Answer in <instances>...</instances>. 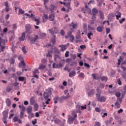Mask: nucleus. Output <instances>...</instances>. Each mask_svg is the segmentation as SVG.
Returning <instances> with one entry per match:
<instances>
[{"mask_svg":"<svg viewBox=\"0 0 126 126\" xmlns=\"http://www.w3.org/2000/svg\"><path fill=\"white\" fill-rule=\"evenodd\" d=\"M33 77H35V78H39V77L38 76V74H39V70H38V69H35L33 72Z\"/></svg>","mask_w":126,"mask_h":126,"instance_id":"9b49d317","label":"nucleus"},{"mask_svg":"<svg viewBox=\"0 0 126 126\" xmlns=\"http://www.w3.org/2000/svg\"><path fill=\"white\" fill-rule=\"evenodd\" d=\"M12 90V86H7V88L6 89V91L9 93Z\"/></svg>","mask_w":126,"mask_h":126,"instance_id":"4be33fe9","label":"nucleus"},{"mask_svg":"<svg viewBox=\"0 0 126 126\" xmlns=\"http://www.w3.org/2000/svg\"><path fill=\"white\" fill-rule=\"evenodd\" d=\"M27 114H30L31 113H32V107L31 106H29L27 108Z\"/></svg>","mask_w":126,"mask_h":126,"instance_id":"6ab92c4d","label":"nucleus"},{"mask_svg":"<svg viewBox=\"0 0 126 126\" xmlns=\"http://www.w3.org/2000/svg\"><path fill=\"white\" fill-rule=\"evenodd\" d=\"M121 93L117 92L115 94V95L116 96V97H117V98H119V97H121Z\"/></svg>","mask_w":126,"mask_h":126,"instance_id":"a19ab883","label":"nucleus"},{"mask_svg":"<svg viewBox=\"0 0 126 126\" xmlns=\"http://www.w3.org/2000/svg\"><path fill=\"white\" fill-rule=\"evenodd\" d=\"M73 32V29L71 28L70 29V31H69L67 33L68 35H65V37L66 39H67V38H69V40L71 42H73V41H74V36L73 35H71Z\"/></svg>","mask_w":126,"mask_h":126,"instance_id":"7ed1b4c3","label":"nucleus"},{"mask_svg":"<svg viewBox=\"0 0 126 126\" xmlns=\"http://www.w3.org/2000/svg\"><path fill=\"white\" fill-rule=\"evenodd\" d=\"M22 51L24 54H26V53H27V52L26 51V49H25V47H22Z\"/></svg>","mask_w":126,"mask_h":126,"instance_id":"13d9d810","label":"nucleus"},{"mask_svg":"<svg viewBox=\"0 0 126 126\" xmlns=\"http://www.w3.org/2000/svg\"><path fill=\"white\" fill-rule=\"evenodd\" d=\"M126 21L125 18H123L122 20H119V23L120 24H123V22H125Z\"/></svg>","mask_w":126,"mask_h":126,"instance_id":"a18cd8bd","label":"nucleus"},{"mask_svg":"<svg viewBox=\"0 0 126 126\" xmlns=\"http://www.w3.org/2000/svg\"><path fill=\"white\" fill-rule=\"evenodd\" d=\"M60 34L61 35H62V36H64V34H65V33L64 32V31H63V30H61V32H60Z\"/></svg>","mask_w":126,"mask_h":126,"instance_id":"de8ad7c7","label":"nucleus"},{"mask_svg":"<svg viewBox=\"0 0 126 126\" xmlns=\"http://www.w3.org/2000/svg\"><path fill=\"white\" fill-rule=\"evenodd\" d=\"M49 9L50 11H53V10L55 9V6L54 5H51Z\"/></svg>","mask_w":126,"mask_h":126,"instance_id":"c9c22d12","label":"nucleus"},{"mask_svg":"<svg viewBox=\"0 0 126 126\" xmlns=\"http://www.w3.org/2000/svg\"><path fill=\"white\" fill-rule=\"evenodd\" d=\"M99 88L104 89V88H105V84H103V83H101L99 85Z\"/></svg>","mask_w":126,"mask_h":126,"instance_id":"4c0bfd02","label":"nucleus"},{"mask_svg":"<svg viewBox=\"0 0 126 126\" xmlns=\"http://www.w3.org/2000/svg\"><path fill=\"white\" fill-rule=\"evenodd\" d=\"M51 42L53 44V45L56 44V36H54L53 38H51Z\"/></svg>","mask_w":126,"mask_h":126,"instance_id":"c85d7f7f","label":"nucleus"},{"mask_svg":"<svg viewBox=\"0 0 126 126\" xmlns=\"http://www.w3.org/2000/svg\"><path fill=\"white\" fill-rule=\"evenodd\" d=\"M6 105L8 106V107H10V105H11V100H10V99L9 98H7L6 99Z\"/></svg>","mask_w":126,"mask_h":126,"instance_id":"4468645a","label":"nucleus"},{"mask_svg":"<svg viewBox=\"0 0 126 126\" xmlns=\"http://www.w3.org/2000/svg\"><path fill=\"white\" fill-rule=\"evenodd\" d=\"M48 31L50 34H51V35H54L55 33H57V32H58V29H57L56 27H54L51 29H49Z\"/></svg>","mask_w":126,"mask_h":126,"instance_id":"6e6552de","label":"nucleus"},{"mask_svg":"<svg viewBox=\"0 0 126 126\" xmlns=\"http://www.w3.org/2000/svg\"><path fill=\"white\" fill-rule=\"evenodd\" d=\"M59 47L61 48V51H62V52H64V51L66 50V45H59Z\"/></svg>","mask_w":126,"mask_h":126,"instance_id":"dca6fc26","label":"nucleus"},{"mask_svg":"<svg viewBox=\"0 0 126 126\" xmlns=\"http://www.w3.org/2000/svg\"><path fill=\"white\" fill-rule=\"evenodd\" d=\"M99 13L100 15V19H104V18H105V17L104 16V14L103 13V12H102V11H99Z\"/></svg>","mask_w":126,"mask_h":126,"instance_id":"cd10ccee","label":"nucleus"},{"mask_svg":"<svg viewBox=\"0 0 126 126\" xmlns=\"http://www.w3.org/2000/svg\"><path fill=\"white\" fill-rule=\"evenodd\" d=\"M49 20L50 21H54V20H55V15L54 14H50L49 17Z\"/></svg>","mask_w":126,"mask_h":126,"instance_id":"a211bd4d","label":"nucleus"},{"mask_svg":"<svg viewBox=\"0 0 126 126\" xmlns=\"http://www.w3.org/2000/svg\"><path fill=\"white\" fill-rule=\"evenodd\" d=\"M95 111L97 112V113H100L101 112V109L99 107H96L95 108Z\"/></svg>","mask_w":126,"mask_h":126,"instance_id":"37998d69","label":"nucleus"},{"mask_svg":"<svg viewBox=\"0 0 126 126\" xmlns=\"http://www.w3.org/2000/svg\"><path fill=\"white\" fill-rule=\"evenodd\" d=\"M68 85H72V82L71 81V79L68 80Z\"/></svg>","mask_w":126,"mask_h":126,"instance_id":"774afa93","label":"nucleus"},{"mask_svg":"<svg viewBox=\"0 0 126 126\" xmlns=\"http://www.w3.org/2000/svg\"><path fill=\"white\" fill-rule=\"evenodd\" d=\"M57 59H60L61 57H60V56H59L58 55H55L54 56V60H55V62L57 61Z\"/></svg>","mask_w":126,"mask_h":126,"instance_id":"ea45409f","label":"nucleus"},{"mask_svg":"<svg viewBox=\"0 0 126 126\" xmlns=\"http://www.w3.org/2000/svg\"><path fill=\"white\" fill-rule=\"evenodd\" d=\"M116 13H117V14H118V15H116V19H117V20H119V18H121L122 14L119 11H117L116 12Z\"/></svg>","mask_w":126,"mask_h":126,"instance_id":"aec40b11","label":"nucleus"},{"mask_svg":"<svg viewBox=\"0 0 126 126\" xmlns=\"http://www.w3.org/2000/svg\"><path fill=\"white\" fill-rule=\"evenodd\" d=\"M94 126H101V123H100V122H96Z\"/></svg>","mask_w":126,"mask_h":126,"instance_id":"338daca9","label":"nucleus"},{"mask_svg":"<svg viewBox=\"0 0 126 126\" xmlns=\"http://www.w3.org/2000/svg\"><path fill=\"white\" fill-rule=\"evenodd\" d=\"M115 106L117 107V109H120V108H121V104H120L118 101L115 102Z\"/></svg>","mask_w":126,"mask_h":126,"instance_id":"393cba45","label":"nucleus"},{"mask_svg":"<svg viewBox=\"0 0 126 126\" xmlns=\"http://www.w3.org/2000/svg\"><path fill=\"white\" fill-rule=\"evenodd\" d=\"M70 97V95H69V93H67V95L64 96H63L61 97H60L59 99L60 103H62L63 101H64V100H66L68 98H69Z\"/></svg>","mask_w":126,"mask_h":126,"instance_id":"9d476101","label":"nucleus"},{"mask_svg":"<svg viewBox=\"0 0 126 126\" xmlns=\"http://www.w3.org/2000/svg\"><path fill=\"white\" fill-rule=\"evenodd\" d=\"M97 100L98 102H106V97L104 96H101V95L97 96Z\"/></svg>","mask_w":126,"mask_h":126,"instance_id":"0eeeda50","label":"nucleus"},{"mask_svg":"<svg viewBox=\"0 0 126 126\" xmlns=\"http://www.w3.org/2000/svg\"><path fill=\"white\" fill-rule=\"evenodd\" d=\"M15 62V60H14L13 58H12L11 59H10V63L11 64H14Z\"/></svg>","mask_w":126,"mask_h":126,"instance_id":"79ce46f5","label":"nucleus"},{"mask_svg":"<svg viewBox=\"0 0 126 126\" xmlns=\"http://www.w3.org/2000/svg\"><path fill=\"white\" fill-rule=\"evenodd\" d=\"M18 121V118L17 116H15L13 118V122L14 123H16Z\"/></svg>","mask_w":126,"mask_h":126,"instance_id":"c03bdc74","label":"nucleus"},{"mask_svg":"<svg viewBox=\"0 0 126 126\" xmlns=\"http://www.w3.org/2000/svg\"><path fill=\"white\" fill-rule=\"evenodd\" d=\"M39 109V105H38V104H34V110L36 112L38 111V109Z\"/></svg>","mask_w":126,"mask_h":126,"instance_id":"bb28decb","label":"nucleus"},{"mask_svg":"<svg viewBox=\"0 0 126 126\" xmlns=\"http://www.w3.org/2000/svg\"><path fill=\"white\" fill-rule=\"evenodd\" d=\"M70 3L71 2H68L66 3L65 6L68 8V9H71V8H70Z\"/></svg>","mask_w":126,"mask_h":126,"instance_id":"2f4dec72","label":"nucleus"},{"mask_svg":"<svg viewBox=\"0 0 126 126\" xmlns=\"http://www.w3.org/2000/svg\"><path fill=\"white\" fill-rule=\"evenodd\" d=\"M17 80L15 79V83L14 84V86L15 87H17V86H18V85L19 84L18 83H17Z\"/></svg>","mask_w":126,"mask_h":126,"instance_id":"5fc2aeb1","label":"nucleus"},{"mask_svg":"<svg viewBox=\"0 0 126 126\" xmlns=\"http://www.w3.org/2000/svg\"><path fill=\"white\" fill-rule=\"evenodd\" d=\"M103 30H104V27L103 26H98L96 28V31L97 32H99V33H101V32H103Z\"/></svg>","mask_w":126,"mask_h":126,"instance_id":"f8f14e48","label":"nucleus"},{"mask_svg":"<svg viewBox=\"0 0 126 126\" xmlns=\"http://www.w3.org/2000/svg\"><path fill=\"white\" fill-rule=\"evenodd\" d=\"M32 20H34V21L36 22V25H39V24H40V21L38 19H36L35 17L32 18Z\"/></svg>","mask_w":126,"mask_h":126,"instance_id":"5701e85b","label":"nucleus"},{"mask_svg":"<svg viewBox=\"0 0 126 126\" xmlns=\"http://www.w3.org/2000/svg\"><path fill=\"white\" fill-rule=\"evenodd\" d=\"M112 123V120L110 119L109 121H105L106 126H108V124H111Z\"/></svg>","mask_w":126,"mask_h":126,"instance_id":"8fccbe9b","label":"nucleus"},{"mask_svg":"<svg viewBox=\"0 0 126 126\" xmlns=\"http://www.w3.org/2000/svg\"><path fill=\"white\" fill-rule=\"evenodd\" d=\"M5 11H6V12H8V11H9V10H10V8H9V6L8 7H5Z\"/></svg>","mask_w":126,"mask_h":126,"instance_id":"3c124183","label":"nucleus"},{"mask_svg":"<svg viewBox=\"0 0 126 126\" xmlns=\"http://www.w3.org/2000/svg\"><path fill=\"white\" fill-rule=\"evenodd\" d=\"M91 36H93V33L92 32H89L88 33V38L91 40Z\"/></svg>","mask_w":126,"mask_h":126,"instance_id":"e433bc0d","label":"nucleus"},{"mask_svg":"<svg viewBox=\"0 0 126 126\" xmlns=\"http://www.w3.org/2000/svg\"><path fill=\"white\" fill-rule=\"evenodd\" d=\"M106 34H109V33H110V28H108L106 29Z\"/></svg>","mask_w":126,"mask_h":126,"instance_id":"0e129e2a","label":"nucleus"},{"mask_svg":"<svg viewBox=\"0 0 126 126\" xmlns=\"http://www.w3.org/2000/svg\"><path fill=\"white\" fill-rule=\"evenodd\" d=\"M51 54H53V50H51V51H48V54H47V57L48 58H52L53 55H51Z\"/></svg>","mask_w":126,"mask_h":126,"instance_id":"c756f323","label":"nucleus"},{"mask_svg":"<svg viewBox=\"0 0 126 126\" xmlns=\"http://www.w3.org/2000/svg\"><path fill=\"white\" fill-rule=\"evenodd\" d=\"M25 12L24 11V10H23L22 9L20 8H19V13H18L19 15L24 14Z\"/></svg>","mask_w":126,"mask_h":126,"instance_id":"a878e982","label":"nucleus"},{"mask_svg":"<svg viewBox=\"0 0 126 126\" xmlns=\"http://www.w3.org/2000/svg\"><path fill=\"white\" fill-rule=\"evenodd\" d=\"M32 125H35L37 124V119H34V121H32Z\"/></svg>","mask_w":126,"mask_h":126,"instance_id":"864d4df0","label":"nucleus"},{"mask_svg":"<svg viewBox=\"0 0 126 126\" xmlns=\"http://www.w3.org/2000/svg\"><path fill=\"white\" fill-rule=\"evenodd\" d=\"M118 65H120V64H121V61H122V56L120 57V59H118Z\"/></svg>","mask_w":126,"mask_h":126,"instance_id":"603ef678","label":"nucleus"},{"mask_svg":"<svg viewBox=\"0 0 126 126\" xmlns=\"http://www.w3.org/2000/svg\"><path fill=\"white\" fill-rule=\"evenodd\" d=\"M26 66V64L24 61H21V63L19 64V67H25Z\"/></svg>","mask_w":126,"mask_h":126,"instance_id":"ddd939ff","label":"nucleus"},{"mask_svg":"<svg viewBox=\"0 0 126 126\" xmlns=\"http://www.w3.org/2000/svg\"><path fill=\"white\" fill-rule=\"evenodd\" d=\"M96 92L97 93L96 94V96H99V95H101V91L99 87L96 88Z\"/></svg>","mask_w":126,"mask_h":126,"instance_id":"412c9836","label":"nucleus"},{"mask_svg":"<svg viewBox=\"0 0 126 126\" xmlns=\"http://www.w3.org/2000/svg\"><path fill=\"white\" fill-rule=\"evenodd\" d=\"M79 76H80V77H82V78H83L84 77V73H80L79 75Z\"/></svg>","mask_w":126,"mask_h":126,"instance_id":"bf43d9fd","label":"nucleus"},{"mask_svg":"<svg viewBox=\"0 0 126 126\" xmlns=\"http://www.w3.org/2000/svg\"><path fill=\"white\" fill-rule=\"evenodd\" d=\"M92 13H93V17L92 19H94V20H96V15L97 13H98V9H96L95 8H94L92 10Z\"/></svg>","mask_w":126,"mask_h":126,"instance_id":"423d86ee","label":"nucleus"},{"mask_svg":"<svg viewBox=\"0 0 126 126\" xmlns=\"http://www.w3.org/2000/svg\"><path fill=\"white\" fill-rule=\"evenodd\" d=\"M60 119H56L55 120H54V123L55 124H60Z\"/></svg>","mask_w":126,"mask_h":126,"instance_id":"49530a36","label":"nucleus"},{"mask_svg":"<svg viewBox=\"0 0 126 126\" xmlns=\"http://www.w3.org/2000/svg\"><path fill=\"white\" fill-rule=\"evenodd\" d=\"M86 104H85L84 106L80 105V103L78 102L77 104L76 105V113H78L79 114H81V110L83 111V110H86Z\"/></svg>","mask_w":126,"mask_h":126,"instance_id":"f03ea898","label":"nucleus"},{"mask_svg":"<svg viewBox=\"0 0 126 126\" xmlns=\"http://www.w3.org/2000/svg\"><path fill=\"white\" fill-rule=\"evenodd\" d=\"M62 66H63V64L61 63L57 65V67H58V68H60Z\"/></svg>","mask_w":126,"mask_h":126,"instance_id":"052dcab7","label":"nucleus"},{"mask_svg":"<svg viewBox=\"0 0 126 126\" xmlns=\"http://www.w3.org/2000/svg\"><path fill=\"white\" fill-rule=\"evenodd\" d=\"M124 112V110L123 109L121 108L120 110L118 111V114H121V113H123Z\"/></svg>","mask_w":126,"mask_h":126,"instance_id":"69168bd1","label":"nucleus"},{"mask_svg":"<svg viewBox=\"0 0 126 126\" xmlns=\"http://www.w3.org/2000/svg\"><path fill=\"white\" fill-rule=\"evenodd\" d=\"M117 101L118 102H120V104H122V102H123V99H122L121 97H119L118 98Z\"/></svg>","mask_w":126,"mask_h":126,"instance_id":"680f3d73","label":"nucleus"},{"mask_svg":"<svg viewBox=\"0 0 126 126\" xmlns=\"http://www.w3.org/2000/svg\"><path fill=\"white\" fill-rule=\"evenodd\" d=\"M65 57L66 58H68L69 57V52L66 51L65 53Z\"/></svg>","mask_w":126,"mask_h":126,"instance_id":"09e8293b","label":"nucleus"},{"mask_svg":"<svg viewBox=\"0 0 126 126\" xmlns=\"http://www.w3.org/2000/svg\"><path fill=\"white\" fill-rule=\"evenodd\" d=\"M29 39L32 45V44H34L37 40H39V36L37 35H34V37L30 38Z\"/></svg>","mask_w":126,"mask_h":126,"instance_id":"39448f33","label":"nucleus"},{"mask_svg":"<svg viewBox=\"0 0 126 126\" xmlns=\"http://www.w3.org/2000/svg\"><path fill=\"white\" fill-rule=\"evenodd\" d=\"M18 60L19 61H20L21 62L22 61H24V60H23V57H22L21 56H20L19 57H18Z\"/></svg>","mask_w":126,"mask_h":126,"instance_id":"6e6d98bb","label":"nucleus"},{"mask_svg":"<svg viewBox=\"0 0 126 126\" xmlns=\"http://www.w3.org/2000/svg\"><path fill=\"white\" fill-rule=\"evenodd\" d=\"M94 93H95L94 90H92L90 91L88 93L89 97H91V96H92V95H94Z\"/></svg>","mask_w":126,"mask_h":126,"instance_id":"2eb2a0df","label":"nucleus"},{"mask_svg":"<svg viewBox=\"0 0 126 126\" xmlns=\"http://www.w3.org/2000/svg\"><path fill=\"white\" fill-rule=\"evenodd\" d=\"M26 31H30V29H31V26L29 24H27L26 25Z\"/></svg>","mask_w":126,"mask_h":126,"instance_id":"b1692460","label":"nucleus"},{"mask_svg":"<svg viewBox=\"0 0 126 126\" xmlns=\"http://www.w3.org/2000/svg\"><path fill=\"white\" fill-rule=\"evenodd\" d=\"M3 118H2V121L3 122V123L5 125H7V122L6 120H7V117L8 115V110H4L2 112Z\"/></svg>","mask_w":126,"mask_h":126,"instance_id":"20e7f679","label":"nucleus"},{"mask_svg":"<svg viewBox=\"0 0 126 126\" xmlns=\"http://www.w3.org/2000/svg\"><path fill=\"white\" fill-rule=\"evenodd\" d=\"M71 24H72V27L73 28V29H75L77 28V24L75 23V24H74L73 22H72L71 23Z\"/></svg>","mask_w":126,"mask_h":126,"instance_id":"473e14b6","label":"nucleus"},{"mask_svg":"<svg viewBox=\"0 0 126 126\" xmlns=\"http://www.w3.org/2000/svg\"><path fill=\"white\" fill-rule=\"evenodd\" d=\"M19 39L20 41H24V40L25 39V32H23L21 36L19 38Z\"/></svg>","mask_w":126,"mask_h":126,"instance_id":"f3484780","label":"nucleus"},{"mask_svg":"<svg viewBox=\"0 0 126 126\" xmlns=\"http://www.w3.org/2000/svg\"><path fill=\"white\" fill-rule=\"evenodd\" d=\"M21 109V112H24V111H25L26 108H25V107H24V106L22 105V108Z\"/></svg>","mask_w":126,"mask_h":126,"instance_id":"e2e57ef3","label":"nucleus"},{"mask_svg":"<svg viewBox=\"0 0 126 126\" xmlns=\"http://www.w3.org/2000/svg\"><path fill=\"white\" fill-rule=\"evenodd\" d=\"M72 115L73 116L74 118L72 117H70L68 118V121L70 123H72V122H73V121H74L77 117V114H76V113H73Z\"/></svg>","mask_w":126,"mask_h":126,"instance_id":"1a4fd4ad","label":"nucleus"},{"mask_svg":"<svg viewBox=\"0 0 126 126\" xmlns=\"http://www.w3.org/2000/svg\"><path fill=\"white\" fill-rule=\"evenodd\" d=\"M75 75V71H72L69 74V77H73V76H74Z\"/></svg>","mask_w":126,"mask_h":126,"instance_id":"7c9ffc66","label":"nucleus"},{"mask_svg":"<svg viewBox=\"0 0 126 126\" xmlns=\"http://www.w3.org/2000/svg\"><path fill=\"white\" fill-rule=\"evenodd\" d=\"M53 90H54L53 89V88H48L46 90L47 91L46 93V92L44 93L43 96L44 97L45 100H47L48 98H50V97H51Z\"/></svg>","mask_w":126,"mask_h":126,"instance_id":"f257e3e1","label":"nucleus"},{"mask_svg":"<svg viewBox=\"0 0 126 126\" xmlns=\"http://www.w3.org/2000/svg\"><path fill=\"white\" fill-rule=\"evenodd\" d=\"M53 100H54V103L55 104H57V103H58V100H59V96H55L53 98Z\"/></svg>","mask_w":126,"mask_h":126,"instance_id":"f704fd0d","label":"nucleus"},{"mask_svg":"<svg viewBox=\"0 0 126 126\" xmlns=\"http://www.w3.org/2000/svg\"><path fill=\"white\" fill-rule=\"evenodd\" d=\"M16 74H17V75H18V76H19L21 75V74H22V72H21V71H19L16 72Z\"/></svg>","mask_w":126,"mask_h":126,"instance_id":"4d7b16f0","label":"nucleus"},{"mask_svg":"<svg viewBox=\"0 0 126 126\" xmlns=\"http://www.w3.org/2000/svg\"><path fill=\"white\" fill-rule=\"evenodd\" d=\"M45 67H46V65H43V64H41L39 66V69H44V68H45Z\"/></svg>","mask_w":126,"mask_h":126,"instance_id":"58836bf2","label":"nucleus"},{"mask_svg":"<svg viewBox=\"0 0 126 126\" xmlns=\"http://www.w3.org/2000/svg\"><path fill=\"white\" fill-rule=\"evenodd\" d=\"M31 105H34L35 103V100H34V98L33 97H31L30 98Z\"/></svg>","mask_w":126,"mask_h":126,"instance_id":"72a5a7b5","label":"nucleus"}]
</instances>
